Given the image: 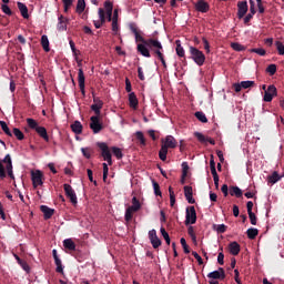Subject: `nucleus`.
I'll use <instances>...</instances> for the list:
<instances>
[{
    "label": "nucleus",
    "instance_id": "nucleus-51",
    "mask_svg": "<svg viewBox=\"0 0 284 284\" xmlns=\"http://www.w3.org/2000/svg\"><path fill=\"white\" fill-rule=\"evenodd\" d=\"M250 3V13L248 14H252V16H255L256 14V3L254 2V0H250L248 1Z\"/></svg>",
    "mask_w": 284,
    "mask_h": 284
},
{
    "label": "nucleus",
    "instance_id": "nucleus-56",
    "mask_svg": "<svg viewBox=\"0 0 284 284\" xmlns=\"http://www.w3.org/2000/svg\"><path fill=\"white\" fill-rule=\"evenodd\" d=\"M203 44H204V51H206V54L211 53V44L205 38H203Z\"/></svg>",
    "mask_w": 284,
    "mask_h": 284
},
{
    "label": "nucleus",
    "instance_id": "nucleus-3",
    "mask_svg": "<svg viewBox=\"0 0 284 284\" xmlns=\"http://www.w3.org/2000/svg\"><path fill=\"white\" fill-rule=\"evenodd\" d=\"M176 145L178 142L173 135H166L164 139H161L160 160L165 162L169 149H176Z\"/></svg>",
    "mask_w": 284,
    "mask_h": 284
},
{
    "label": "nucleus",
    "instance_id": "nucleus-27",
    "mask_svg": "<svg viewBox=\"0 0 284 284\" xmlns=\"http://www.w3.org/2000/svg\"><path fill=\"white\" fill-rule=\"evenodd\" d=\"M62 246L69 251H77V244L71 239L62 241Z\"/></svg>",
    "mask_w": 284,
    "mask_h": 284
},
{
    "label": "nucleus",
    "instance_id": "nucleus-19",
    "mask_svg": "<svg viewBox=\"0 0 284 284\" xmlns=\"http://www.w3.org/2000/svg\"><path fill=\"white\" fill-rule=\"evenodd\" d=\"M67 22H69V20L67 18H64L63 16H59V22L57 23V30L59 32L67 31Z\"/></svg>",
    "mask_w": 284,
    "mask_h": 284
},
{
    "label": "nucleus",
    "instance_id": "nucleus-30",
    "mask_svg": "<svg viewBox=\"0 0 284 284\" xmlns=\"http://www.w3.org/2000/svg\"><path fill=\"white\" fill-rule=\"evenodd\" d=\"M40 44L42 45V49H44V52H50V41L48 40V36H42Z\"/></svg>",
    "mask_w": 284,
    "mask_h": 284
},
{
    "label": "nucleus",
    "instance_id": "nucleus-46",
    "mask_svg": "<svg viewBox=\"0 0 284 284\" xmlns=\"http://www.w3.org/2000/svg\"><path fill=\"white\" fill-rule=\"evenodd\" d=\"M152 184H153V194H155V196H161L160 184L155 181H152Z\"/></svg>",
    "mask_w": 284,
    "mask_h": 284
},
{
    "label": "nucleus",
    "instance_id": "nucleus-13",
    "mask_svg": "<svg viewBox=\"0 0 284 284\" xmlns=\"http://www.w3.org/2000/svg\"><path fill=\"white\" fill-rule=\"evenodd\" d=\"M236 8L239 9L236 12V17L239 19H243L246 12H248V3L246 1L236 3Z\"/></svg>",
    "mask_w": 284,
    "mask_h": 284
},
{
    "label": "nucleus",
    "instance_id": "nucleus-45",
    "mask_svg": "<svg viewBox=\"0 0 284 284\" xmlns=\"http://www.w3.org/2000/svg\"><path fill=\"white\" fill-rule=\"evenodd\" d=\"M250 52L255 53L260 57H265L266 54L265 49H262V48L250 49Z\"/></svg>",
    "mask_w": 284,
    "mask_h": 284
},
{
    "label": "nucleus",
    "instance_id": "nucleus-52",
    "mask_svg": "<svg viewBox=\"0 0 284 284\" xmlns=\"http://www.w3.org/2000/svg\"><path fill=\"white\" fill-rule=\"evenodd\" d=\"M169 196H170V200H171V206L173 207L174 203L176 202L175 196H174L173 187H169Z\"/></svg>",
    "mask_w": 284,
    "mask_h": 284
},
{
    "label": "nucleus",
    "instance_id": "nucleus-63",
    "mask_svg": "<svg viewBox=\"0 0 284 284\" xmlns=\"http://www.w3.org/2000/svg\"><path fill=\"white\" fill-rule=\"evenodd\" d=\"M131 82L129 81V79H125V91L126 93H131Z\"/></svg>",
    "mask_w": 284,
    "mask_h": 284
},
{
    "label": "nucleus",
    "instance_id": "nucleus-59",
    "mask_svg": "<svg viewBox=\"0 0 284 284\" xmlns=\"http://www.w3.org/2000/svg\"><path fill=\"white\" fill-rule=\"evenodd\" d=\"M226 230H227V226H225L224 224H220L216 226V232L220 234H224Z\"/></svg>",
    "mask_w": 284,
    "mask_h": 284
},
{
    "label": "nucleus",
    "instance_id": "nucleus-42",
    "mask_svg": "<svg viewBox=\"0 0 284 284\" xmlns=\"http://www.w3.org/2000/svg\"><path fill=\"white\" fill-rule=\"evenodd\" d=\"M0 128L2 129L6 135L12 138V132L10 131V129L8 128V124H6L4 121H0Z\"/></svg>",
    "mask_w": 284,
    "mask_h": 284
},
{
    "label": "nucleus",
    "instance_id": "nucleus-38",
    "mask_svg": "<svg viewBox=\"0 0 284 284\" xmlns=\"http://www.w3.org/2000/svg\"><path fill=\"white\" fill-rule=\"evenodd\" d=\"M257 234V229H248V231H246V236H248V240H256Z\"/></svg>",
    "mask_w": 284,
    "mask_h": 284
},
{
    "label": "nucleus",
    "instance_id": "nucleus-41",
    "mask_svg": "<svg viewBox=\"0 0 284 284\" xmlns=\"http://www.w3.org/2000/svg\"><path fill=\"white\" fill-rule=\"evenodd\" d=\"M195 119H197L201 123H207L209 120L206 119V115L205 113L199 111V112H195Z\"/></svg>",
    "mask_w": 284,
    "mask_h": 284
},
{
    "label": "nucleus",
    "instance_id": "nucleus-64",
    "mask_svg": "<svg viewBox=\"0 0 284 284\" xmlns=\"http://www.w3.org/2000/svg\"><path fill=\"white\" fill-rule=\"evenodd\" d=\"M252 207H254V203H253V202H247V203H246V211H247L248 213H252Z\"/></svg>",
    "mask_w": 284,
    "mask_h": 284
},
{
    "label": "nucleus",
    "instance_id": "nucleus-32",
    "mask_svg": "<svg viewBox=\"0 0 284 284\" xmlns=\"http://www.w3.org/2000/svg\"><path fill=\"white\" fill-rule=\"evenodd\" d=\"M134 135L140 142V146H146V139H144V133H142L141 131H136Z\"/></svg>",
    "mask_w": 284,
    "mask_h": 284
},
{
    "label": "nucleus",
    "instance_id": "nucleus-5",
    "mask_svg": "<svg viewBox=\"0 0 284 284\" xmlns=\"http://www.w3.org/2000/svg\"><path fill=\"white\" fill-rule=\"evenodd\" d=\"M191 60L197 64V67H203L205 64V53L199 51L195 47H190Z\"/></svg>",
    "mask_w": 284,
    "mask_h": 284
},
{
    "label": "nucleus",
    "instance_id": "nucleus-1",
    "mask_svg": "<svg viewBox=\"0 0 284 284\" xmlns=\"http://www.w3.org/2000/svg\"><path fill=\"white\" fill-rule=\"evenodd\" d=\"M129 30H131V32H133L134 34V42H140L139 44H136V51L140 53V55L144 58H150V51H152L153 55L158 57L163 68L166 69L165 57L163 55V45L161 44V42L154 39L145 40L141 36V30H139L134 23H131L129 26Z\"/></svg>",
    "mask_w": 284,
    "mask_h": 284
},
{
    "label": "nucleus",
    "instance_id": "nucleus-47",
    "mask_svg": "<svg viewBox=\"0 0 284 284\" xmlns=\"http://www.w3.org/2000/svg\"><path fill=\"white\" fill-rule=\"evenodd\" d=\"M150 243H152L153 250H158L161 246V240L158 239H150Z\"/></svg>",
    "mask_w": 284,
    "mask_h": 284
},
{
    "label": "nucleus",
    "instance_id": "nucleus-44",
    "mask_svg": "<svg viewBox=\"0 0 284 284\" xmlns=\"http://www.w3.org/2000/svg\"><path fill=\"white\" fill-rule=\"evenodd\" d=\"M74 0H62V6L64 8V13H68Z\"/></svg>",
    "mask_w": 284,
    "mask_h": 284
},
{
    "label": "nucleus",
    "instance_id": "nucleus-53",
    "mask_svg": "<svg viewBox=\"0 0 284 284\" xmlns=\"http://www.w3.org/2000/svg\"><path fill=\"white\" fill-rule=\"evenodd\" d=\"M2 12L8 16L11 17L12 16V10L10 9V7H8L7 4H2L1 7Z\"/></svg>",
    "mask_w": 284,
    "mask_h": 284
},
{
    "label": "nucleus",
    "instance_id": "nucleus-2",
    "mask_svg": "<svg viewBox=\"0 0 284 284\" xmlns=\"http://www.w3.org/2000/svg\"><path fill=\"white\" fill-rule=\"evenodd\" d=\"M99 20H93V26L95 29L103 28L104 23L112 22V32L116 34L120 31V26L118 24L119 9H114V4L109 0L104 1V9L99 8Z\"/></svg>",
    "mask_w": 284,
    "mask_h": 284
},
{
    "label": "nucleus",
    "instance_id": "nucleus-22",
    "mask_svg": "<svg viewBox=\"0 0 284 284\" xmlns=\"http://www.w3.org/2000/svg\"><path fill=\"white\" fill-rule=\"evenodd\" d=\"M33 130L37 131L38 136H40L42 140H44L45 143L50 142V136L48 135V131L45 130V128H37Z\"/></svg>",
    "mask_w": 284,
    "mask_h": 284
},
{
    "label": "nucleus",
    "instance_id": "nucleus-49",
    "mask_svg": "<svg viewBox=\"0 0 284 284\" xmlns=\"http://www.w3.org/2000/svg\"><path fill=\"white\" fill-rule=\"evenodd\" d=\"M81 151H82L83 158L91 159L92 150L90 148H82Z\"/></svg>",
    "mask_w": 284,
    "mask_h": 284
},
{
    "label": "nucleus",
    "instance_id": "nucleus-57",
    "mask_svg": "<svg viewBox=\"0 0 284 284\" xmlns=\"http://www.w3.org/2000/svg\"><path fill=\"white\" fill-rule=\"evenodd\" d=\"M191 255H193V258L197 260L199 265H203V258H201L197 252H191Z\"/></svg>",
    "mask_w": 284,
    "mask_h": 284
},
{
    "label": "nucleus",
    "instance_id": "nucleus-7",
    "mask_svg": "<svg viewBox=\"0 0 284 284\" xmlns=\"http://www.w3.org/2000/svg\"><path fill=\"white\" fill-rule=\"evenodd\" d=\"M197 222V213L195 212L194 206H190L185 209V225H193Z\"/></svg>",
    "mask_w": 284,
    "mask_h": 284
},
{
    "label": "nucleus",
    "instance_id": "nucleus-10",
    "mask_svg": "<svg viewBox=\"0 0 284 284\" xmlns=\"http://www.w3.org/2000/svg\"><path fill=\"white\" fill-rule=\"evenodd\" d=\"M62 187L64 190V195L69 197L70 203H72V205H77L78 204L77 193L74 192L72 186H70V184H63Z\"/></svg>",
    "mask_w": 284,
    "mask_h": 284
},
{
    "label": "nucleus",
    "instance_id": "nucleus-20",
    "mask_svg": "<svg viewBox=\"0 0 284 284\" xmlns=\"http://www.w3.org/2000/svg\"><path fill=\"white\" fill-rule=\"evenodd\" d=\"M40 212L44 213V220L48 221L53 216L55 213V210L48 207L45 205L40 206Z\"/></svg>",
    "mask_w": 284,
    "mask_h": 284
},
{
    "label": "nucleus",
    "instance_id": "nucleus-39",
    "mask_svg": "<svg viewBox=\"0 0 284 284\" xmlns=\"http://www.w3.org/2000/svg\"><path fill=\"white\" fill-rule=\"evenodd\" d=\"M55 261V273L63 274V264L59 257L53 258Z\"/></svg>",
    "mask_w": 284,
    "mask_h": 284
},
{
    "label": "nucleus",
    "instance_id": "nucleus-31",
    "mask_svg": "<svg viewBox=\"0 0 284 284\" xmlns=\"http://www.w3.org/2000/svg\"><path fill=\"white\" fill-rule=\"evenodd\" d=\"M85 10V1L84 0H78L75 4V13L82 14Z\"/></svg>",
    "mask_w": 284,
    "mask_h": 284
},
{
    "label": "nucleus",
    "instance_id": "nucleus-40",
    "mask_svg": "<svg viewBox=\"0 0 284 284\" xmlns=\"http://www.w3.org/2000/svg\"><path fill=\"white\" fill-rule=\"evenodd\" d=\"M112 154H114L115 159L121 160L123 158V153H121V149L116 146L111 148Z\"/></svg>",
    "mask_w": 284,
    "mask_h": 284
},
{
    "label": "nucleus",
    "instance_id": "nucleus-62",
    "mask_svg": "<svg viewBox=\"0 0 284 284\" xmlns=\"http://www.w3.org/2000/svg\"><path fill=\"white\" fill-rule=\"evenodd\" d=\"M160 232H161V236H163V239L171 240V237H169V233H166L164 227H161Z\"/></svg>",
    "mask_w": 284,
    "mask_h": 284
},
{
    "label": "nucleus",
    "instance_id": "nucleus-50",
    "mask_svg": "<svg viewBox=\"0 0 284 284\" xmlns=\"http://www.w3.org/2000/svg\"><path fill=\"white\" fill-rule=\"evenodd\" d=\"M266 72L268 75L273 77L276 73V64H268Z\"/></svg>",
    "mask_w": 284,
    "mask_h": 284
},
{
    "label": "nucleus",
    "instance_id": "nucleus-12",
    "mask_svg": "<svg viewBox=\"0 0 284 284\" xmlns=\"http://www.w3.org/2000/svg\"><path fill=\"white\" fill-rule=\"evenodd\" d=\"M274 97H276V87L268 85L267 90H265V93L263 94V101L265 103H271V101H273Z\"/></svg>",
    "mask_w": 284,
    "mask_h": 284
},
{
    "label": "nucleus",
    "instance_id": "nucleus-15",
    "mask_svg": "<svg viewBox=\"0 0 284 284\" xmlns=\"http://www.w3.org/2000/svg\"><path fill=\"white\" fill-rule=\"evenodd\" d=\"M93 103L91 104V111L95 112L94 116H101V109H103V101L99 100V98L93 99Z\"/></svg>",
    "mask_w": 284,
    "mask_h": 284
},
{
    "label": "nucleus",
    "instance_id": "nucleus-8",
    "mask_svg": "<svg viewBox=\"0 0 284 284\" xmlns=\"http://www.w3.org/2000/svg\"><path fill=\"white\" fill-rule=\"evenodd\" d=\"M216 168L217 171H222V164L217 163L216 166V162H214V155H211V174H212V179L214 180V186H216V189H219V173L216 172Z\"/></svg>",
    "mask_w": 284,
    "mask_h": 284
},
{
    "label": "nucleus",
    "instance_id": "nucleus-54",
    "mask_svg": "<svg viewBox=\"0 0 284 284\" xmlns=\"http://www.w3.org/2000/svg\"><path fill=\"white\" fill-rule=\"evenodd\" d=\"M248 219H250V224L256 225L257 223L256 214H254L253 212L248 213Z\"/></svg>",
    "mask_w": 284,
    "mask_h": 284
},
{
    "label": "nucleus",
    "instance_id": "nucleus-18",
    "mask_svg": "<svg viewBox=\"0 0 284 284\" xmlns=\"http://www.w3.org/2000/svg\"><path fill=\"white\" fill-rule=\"evenodd\" d=\"M141 210V206H129L125 210V221L130 222L133 219V213H136Z\"/></svg>",
    "mask_w": 284,
    "mask_h": 284
},
{
    "label": "nucleus",
    "instance_id": "nucleus-4",
    "mask_svg": "<svg viewBox=\"0 0 284 284\" xmlns=\"http://www.w3.org/2000/svg\"><path fill=\"white\" fill-rule=\"evenodd\" d=\"M12 158L10 154H6L4 159L0 161V179H6V173L8 176L13 180V171H12Z\"/></svg>",
    "mask_w": 284,
    "mask_h": 284
},
{
    "label": "nucleus",
    "instance_id": "nucleus-24",
    "mask_svg": "<svg viewBox=\"0 0 284 284\" xmlns=\"http://www.w3.org/2000/svg\"><path fill=\"white\" fill-rule=\"evenodd\" d=\"M229 195L235 196L236 199L243 197V191L239 189V186H231L229 191Z\"/></svg>",
    "mask_w": 284,
    "mask_h": 284
},
{
    "label": "nucleus",
    "instance_id": "nucleus-23",
    "mask_svg": "<svg viewBox=\"0 0 284 284\" xmlns=\"http://www.w3.org/2000/svg\"><path fill=\"white\" fill-rule=\"evenodd\" d=\"M241 252V245L237 242H231L230 243V254L233 256L239 255Z\"/></svg>",
    "mask_w": 284,
    "mask_h": 284
},
{
    "label": "nucleus",
    "instance_id": "nucleus-28",
    "mask_svg": "<svg viewBox=\"0 0 284 284\" xmlns=\"http://www.w3.org/2000/svg\"><path fill=\"white\" fill-rule=\"evenodd\" d=\"M18 10L23 19H29V9H27L26 3L18 2Z\"/></svg>",
    "mask_w": 284,
    "mask_h": 284
},
{
    "label": "nucleus",
    "instance_id": "nucleus-55",
    "mask_svg": "<svg viewBox=\"0 0 284 284\" xmlns=\"http://www.w3.org/2000/svg\"><path fill=\"white\" fill-rule=\"evenodd\" d=\"M187 170H190V166H187V163H182V179H185L187 176Z\"/></svg>",
    "mask_w": 284,
    "mask_h": 284
},
{
    "label": "nucleus",
    "instance_id": "nucleus-58",
    "mask_svg": "<svg viewBox=\"0 0 284 284\" xmlns=\"http://www.w3.org/2000/svg\"><path fill=\"white\" fill-rule=\"evenodd\" d=\"M184 196H193L192 186H184Z\"/></svg>",
    "mask_w": 284,
    "mask_h": 284
},
{
    "label": "nucleus",
    "instance_id": "nucleus-43",
    "mask_svg": "<svg viewBox=\"0 0 284 284\" xmlns=\"http://www.w3.org/2000/svg\"><path fill=\"white\" fill-rule=\"evenodd\" d=\"M239 87H241L242 89L246 90V89H250L252 87L255 85V82L254 81H242L241 83H237Z\"/></svg>",
    "mask_w": 284,
    "mask_h": 284
},
{
    "label": "nucleus",
    "instance_id": "nucleus-35",
    "mask_svg": "<svg viewBox=\"0 0 284 284\" xmlns=\"http://www.w3.org/2000/svg\"><path fill=\"white\" fill-rule=\"evenodd\" d=\"M231 49L236 52H243L245 50V47L239 42H231Z\"/></svg>",
    "mask_w": 284,
    "mask_h": 284
},
{
    "label": "nucleus",
    "instance_id": "nucleus-6",
    "mask_svg": "<svg viewBox=\"0 0 284 284\" xmlns=\"http://www.w3.org/2000/svg\"><path fill=\"white\" fill-rule=\"evenodd\" d=\"M97 148L101 150V156L104 161H106L108 165H112V153H110L111 149L104 142H97Z\"/></svg>",
    "mask_w": 284,
    "mask_h": 284
},
{
    "label": "nucleus",
    "instance_id": "nucleus-9",
    "mask_svg": "<svg viewBox=\"0 0 284 284\" xmlns=\"http://www.w3.org/2000/svg\"><path fill=\"white\" fill-rule=\"evenodd\" d=\"M100 116H91L89 120L91 121L89 123V129L93 131V134H99L101 131H103V123L99 120Z\"/></svg>",
    "mask_w": 284,
    "mask_h": 284
},
{
    "label": "nucleus",
    "instance_id": "nucleus-17",
    "mask_svg": "<svg viewBox=\"0 0 284 284\" xmlns=\"http://www.w3.org/2000/svg\"><path fill=\"white\" fill-rule=\"evenodd\" d=\"M78 85L80 87V92L85 95V77L83 75V69H78Z\"/></svg>",
    "mask_w": 284,
    "mask_h": 284
},
{
    "label": "nucleus",
    "instance_id": "nucleus-36",
    "mask_svg": "<svg viewBox=\"0 0 284 284\" xmlns=\"http://www.w3.org/2000/svg\"><path fill=\"white\" fill-rule=\"evenodd\" d=\"M13 135L16 136V139H18V141H23L26 139L23 132L18 128H13Z\"/></svg>",
    "mask_w": 284,
    "mask_h": 284
},
{
    "label": "nucleus",
    "instance_id": "nucleus-37",
    "mask_svg": "<svg viewBox=\"0 0 284 284\" xmlns=\"http://www.w3.org/2000/svg\"><path fill=\"white\" fill-rule=\"evenodd\" d=\"M109 165H112V164L102 163V180L103 181H106V179L109 178Z\"/></svg>",
    "mask_w": 284,
    "mask_h": 284
},
{
    "label": "nucleus",
    "instance_id": "nucleus-14",
    "mask_svg": "<svg viewBox=\"0 0 284 284\" xmlns=\"http://www.w3.org/2000/svg\"><path fill=\"white\" fill-rule=\"evenodd\" d=\"M195 10H197L199 13H207L209 10H211V6L205 2V0H199L195 2Z\"/></svg>",
    "mask_w": 284,
    "mask_h": 284
},
{
    "label": "nucleus",
    "instance_id": "nucleus-60",
    "mask_svg": "<svg viewBox=\"0 0 284 284\" xmlns=\"http://www.w3.org/2000/svg\"><path fill=\"white\" fill-rule=\"evenodd\" d=\"M148 239H149V240L159 239V237H158V234H156V231H155V230L149 231V232H148Z\"/></svg>",
    "mask_w": 284,
    "mask_h": 284
},
{
    "label": "nucleus",
    "instance_id": "nucleus-21",
    "mask_svg": "<svg viewBox=\"0 0 284 284\" xmlns=\"http://www.w3.org/2000/svg\"><path fill=\"white\" fill-rule=\"evenodd\" d=\"M194 135H195V138L197 139V141L201 142V143H206V142H209V143H211V145H215V144H216V142H215L213 139H211V138H205V135H203V133L195 132Z\"/></svg>",
    "mask_w": 284,
    "mask_h": 284
},
{
    "label": "nucleus",
    "instance_id": "nucleus-34",
    "mask_svg": "<svg viewBox=\"0 0 284 284\" xmlns=\"http://www.w3.org/2000/svg\"><path fill=\"white\" fill-rule=\"evenodd\" d=\"M27 125L29 128H31V130H37L39 128H44V126H39V123L37 122V120H34L32 118H27Z\"/></svg>",
    "mask_w": 284,
    "mask_h": 284
},
{
    "label": "nucleus",
    "instance_id": "nucleus-25",
    "mask_svg": "<svg viewBox=\"0 0 284 284\" xmlns=\"http://www.w3.org/2000/svg\"><path fill=\"white\" fill-rule=\"evenodd\" d=\"M129 106L133 108V110H136V108H139V100L133 92L129 93Z\"/></svg>",
    "mask_w": 284,
    "mask_h": 284
},
{
    "label": "nucleus",
    "instance_id": "nucleus-61",
    "mask_svg": "<svg viewBox=\"0 0 284 284\" xmlns=\"http://www.w3.org/2000/svg\"><path fill=\"white\" fill-rule=\"evenodd\" d=\"M229 192H230V189L227 187V184H223L222 185L223 197H227Z\"/></svg>",
    "mask_w": 284,
    "mask_h": 284
},
{
    "label": "nucleus",
    "instance_id": "nucleus-26",
    "mask_svg": "<svg viewBox=\"0 0 284 284\" xmlns=\"http://www.w3.org/2000/svg\"><path fill=\"white\" fill-rule=\"evenodd\" d=\"M70 129L74 134H82L83 126L80 121H74V123L70 124Z\"/></svg>",
    "mask_w": 284,
    "mask_h": 284
},
{
    "label": "nucleus",
    "instance_id": "nucleus-33",
    "mask_svg": "<svg viewBox=\"0 0 284 284\" xmlns=\"http://www.w3.org/2000/svg\"><path fill=\"white\" fill-rule=\"evenodd\" d=\"M176 44V55L180 58H184L185 57V51H184V47H182L180 40L175 41Z\"/></svg>",
    "mask_w": 284,
    "mask_h": 284
},
{
    "label": "nucleus",
    "instance_id": "nucleus-16",
    "mask_svg": "<svg viewBox=\"0 0 284 284\" xmlns=\"http://www.w3.org/2000/svg\"><path fill=\"white\" fill-rule=\"evenodd\" d=\"M206 277L212 278V280H220L224 281L225 278V272L223 267H219L217 271H214L212 273H209Z\"/></svg>",
    "mask_w": 284,
    "mask_h": 284
},
{
    "label": "nucleus",
    "instance_id": "nucleus-11",
    "mask_svg": "<svg viewBox=\"0 0 284 284\" xmlns=\"http://www.w3.org/2000/svg\"><path fill=\"white\" fill-rule=\"evenodd\" d=\"M43 174L40 172V170H37V172H31V181H32V187L37 189L42 186L44 182L42 181Z\"/></svg>",
    "mask_w": 284,
    "mask_h": 284
},
{
    "label": "nucleus",
    "instance_id": "nucleus-48",
    "mask_svg": "<svg viewBox=\"0 0 284 284\" xmlns=\"http://www.w3.org/2000/svg\"><path fill=\"white\" fill-rule=\"evenodd\" d=\"M276 51H278V55H284V44L281 41L275 42Z\"/></svg>",
    "mask_w": 284,
    "mask_h": 284
},
{
    "label": "nucleus",
    "instance_id": "nucleus-29",
    "mask_svg": "<svg viewBox=\"0 0 284 284\" xmlns=\"http://www.w3.org/2000/svg\"><path fill=\"white\" fill-rule=\"evenodd\" d=\"M281 180H282V176L276 171L273 172V174L267 176V182L271 184H276Z\"/></svg>",
    "mask_w": 284,
    "mask_h": 284
}]
</instances>
